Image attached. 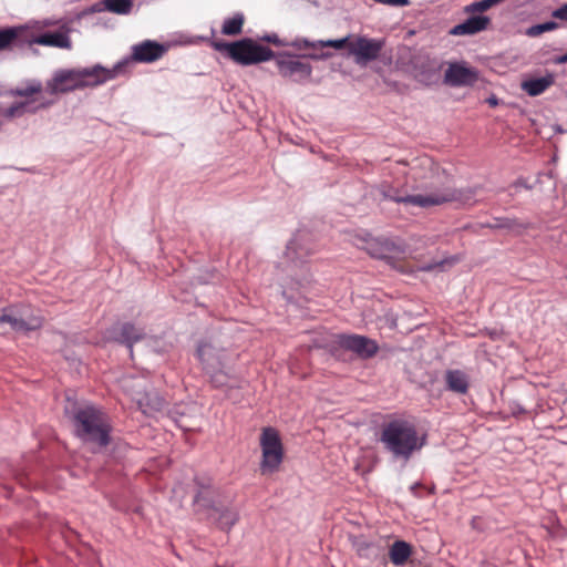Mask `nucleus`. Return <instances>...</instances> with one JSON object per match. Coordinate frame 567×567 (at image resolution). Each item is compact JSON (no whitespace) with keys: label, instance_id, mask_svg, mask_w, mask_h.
Here are the masks:
<instances>
[{"label":"nucleus","instance_id":"1","mask_svg":"<svg viewBox=\"0 0 567 567\" xmlns=\"http://www.w3.org/2000/svg\"><path fill=\"white\" fill-rule=\"evenodd\" d=\"M64 416L72 423L74 435L92 446L94 453L105 450L112 443L113 426L107 413L94 404H81L68 396Z\"/></svg>","mask_w":567,"mask_h":567},{"label":"nucleus","instance_id":"2","mask_svg":"<svg viewBox=\"0 0 567 567\" xmlns=\"http://www.w3.org/2000/svg\"><path fill=\"white\" fill-rule=\"evenodd\" d=\"M195 354L213 388L221 390L240 388L241 377L236 369L239 359L237 352L217 348L208 341H200Z\"/></svg>","mask_w":567,"mask_h":567},{"label":"nucleus","instance_id":"3","mask_svg":"<svg viewBox=\"0 0 567 567\" xmlns=\"http://www.w3.org/2000/svg\"><path fill=\"white\" fill-rule=\"evenodd\" d=\"M53 104L54 100L43 99V84L39 80H28L22 86L0 90V115L6 120L34 114Z\"/></svg>","mask_w":567,"mask_h":567},{"label":"nucleus","instance_id":"4","mask_svg":"<svg viewBox=\"0 0 567 567\" xmlns=\"http://www.w3.org/2000/svg\"><path fill=\"white\" fill-rule=\"evenodd\" d=\"M379 441L395 460L404 462H408L424 445L415 425L403 419L385 422L381 426Z\"/></svg>","mask_w":567,"mask_h":567},{"label":"nucleus","instance_id":"5","mask_svg":"<svg viewBox=\"0 0 567 567\" xmlns=\"http://www.w3.org/2000/svg\"><path fill=\"white\" fill-rule=\"evenodd\" d=\"M204 41L215 51L223 53L227 59L243 66L259 64L277 58V54L269 47L262 45L251 38L226 42L215 38V31L212 30V37L205 38ZM281 56V54H278V58Z\"/></svg>","mask_w":567,"mask_h":567},{"label":"nucleus","instance_id":"6","mask_svg":"<svg viewBox=\"0 0 567 567\" xmlns=\"http://www.w3.org/2000/svg\"><path fill=\"white\" fill-rule=\"evenodd\" d=\"M380 194L383 198L393 200L395 203H403L408 205L419 206L422 208H427L431 206L442 205L444 203L450 202H462L466 203L470 199V196L464 195V192L453 189L450 187H445L444 189L431 194H417V195H408L402 196L400 192L388 185L382 184L379 188Z\"/></svg>","mask_w":567,"mask_h":567},{"label":"nucleus","instance_id":"7","mask_svg":"<svg viewBox=\"0 0 567 567\" xmlns=\"http://www.w3.org/2000/svg\"><path fill=\"white\" fill-rule=\"evenodd\" d=\"M260 446L262 452L260 473L268 475L277 472L284 457L279 432L271 426L264 427L260 435Z\"/></svg>","mask_w":567,"mask_h":567},{"label":"nucleus","instance_id":"8","mask_svg":"<svg viewBox=\"0 0 567 567\" xmlns=\"http://www.w3.org/2000/svg\"><path fill=\"white\" fill-rule=\"evenodd\" d=\"M195 494L193 504L196 512H205L206 518L210 519L214 515L213 509H218V491L214 487L213 481L209 477H194Z\"/></svg>","mask_w":567,"mask_h":567},{"label":"nucleus","instance_id":"9","mask_svg":"<svg viewBox=\"0 0 567 567\" xmlns=\"http://www.w3.org/2000/svg\"><path fill=\"white\" fill-rule=\"evenodd\" d=\"M126 62H118L113 69H105L96 64L93 68L73 69L75 78L79 82V87L96 86L105 81L113 79L116 74L124 72Z\"/></svg>","mask_w":567,"mask_h":567},{"label":"nucleus","instance_id":"10","mask_svg":"<svg viewBox=\"0 0 567 567\" xmlns=\"http://www.w3.org/2000/svg\"><path fill=\"white\" fill-rule=\"evenodd\" d=\"M106 333L107 341L126 347L131 355H133L134 344L145 338L144 330L132 322H115L106 330Z\"/></svg>","mask_w":567,"mask_h":567},{"label":"nucleus","instance_id":"11","mask_svg":"<svg viewBox=\"0 0 567 567\" xmlns=\"http://www.w3.org/2000/svg\"><path fill=\"white\" fill-rule=\"evenodd\" d=\"M382 48V41L358 37L349 43V53L354 56L357 64L365 65L379 58Z\"/></svg>","mask_w":567,"mask_h":567},{"label":"nucleus","instance_id":"12","mask_svg":"<svg viewBox=\"0 0 567 567\" xmlns=\"http://www.w3.org/2000/svg\"><path fill=\"white\" fill-rule=\"evenodd\" d=\"M337 343L361 359H370L379 351V346L374 340L360 334H338Z\"/></svg>","mask_w":567,"mask_h":567},{"label":"nucleus","instance_id":"13","mask_svg":"<svg viewBox=\"0 0 567 567\" xmlns=\"http://www.w3.org/2000/svg\"><path fill=\"white\" fill-rule=\"evenodd\" d=\"M477 80V71L461 62L449 63L444 74V83L455 87L474 85Z\"/></svg>","mask_w":567,"mask_h":567},{"label":"nucleus","instance_id":"14","mask_svg":"<svg viewBox=\"0 0 567 567\" xmlns=\"http://www.w3.org/2000/svg\"><path fill=\"white\" fill-rule=\"evenodd\" d=\"M80 89L73 69H61L54 72L53 76L43 86L50 95L65 94Z\"/></svg>","mask_w":567,"mask_h":567},{"label":"nucleus","instance_id":"15","mask_svg":"<svg viewBox=\"0 0 567 567\" xmlns=\"http://www.w3.org/2000/svg\"><path fill=\"white\" fill-rule=\"evenodd\" d=\"M166 50L167 48L164 44H161L156 41L146 40L140 44L134 45L131 56L125 58L121 62H126V66L131 62L151 63L158 60L166 52Z\"/></svg>","mask_w":567,"mask_h":567},{"label":"nucleus","instance_id":"16","mask_svg":"<svg viewBox=\"0 0 567 567\" xmlns=\"http://www.w3.org/2000/svg\"><path fill=\"white\" fill-rule=\"evenodd\" d=\"M30 43H35L45 47H54V48H61V49H70L71 48V40L69 38V30L61 28L56 31H47L43 33H40L38 35H34Z\"/></svg>","mask_w":567,"mask_h":567},{"label":"nucleus","instance_id":"17","mask_svg":"<svg viewBox=\"0 0 567 567\" xmlns=\"http://www.w3.org/2000/svg\"><path fill=\"white\" fill-rule=\"evenodd\" d=\"M489 24L491 19L488 17L474 14L466 19L464 22L454 25L450 30V34L455 37L473 35L486 30Z\"/></svg>","mask_w":567,"mask_h":567},{"label":"nucleus","instance_id":"18","mask_svg":"<svg viewBox=\"0 0 567 567\" xmlns=\"http://www.w3.org/2000/svg\"><path fill=\"white\" fill-rule=\"evenodd\" d=\"M212 514L214 516L210 517L209 520H212L218 529L224 532H229L239 519V514L236 509L223 506L221 504H218V509H213Z\"/></svg>","mask_w":567,"mask_h":567},{"label":"nucleus","instance_id":"19","mask_svg":"<svg viewBox=\"0 0 567 567\" xmlns=\"http://www.w3.org/2000/svg\"><path fill=\"white\" fill-rule=\"evenodd\" d=\"M446 389L457 394H466L470 389V377L466 372L452 369L444 374Z\"/></svg>","mask_w":567,"mask_h":567},{"label":"nucleus","instance_id":"20","mask_svg":"<svg viewBox=\"0 0 567 567\" xmlns=\"http://www.w3.org/2000/svg\"><path fill=\"white\" fill-rule=\"evenodd\" d=\"M368 251L372 257L379 259H389L398 252H402L401 248L389 239H375L368 243Z\"/></svg>","mask_w":567,"mask_h":567},{"label":"nucleus","instance_id":"21","mask_svg":"<svg viewBox=\"0 0 567 567\" xmlns=\"http://www.w3.org/2000/svg\"><path fill=\"white\" fill-rule=\"evenodd\" d=\"M413 554V547L404 540H395L389 549V558L395 566H403Z\"/></svg>","mask_w":567,"mask_h":567},{"label":"nucleus","instance_id":"22","mask_svg":"<svg viewBox=\"0 0 567 567\" xmlns=\"http://www.w3.org/2000/svg\"><path fill=\"white\" fill-rule=\"evenodd\" d=\"M554 79L551 75L532 79L522 83V89L530 96H537L544 93L551 84Z\"/></svg>","mask_w":567,"mask_h":567},{"label":"nucleus","instance_id":"23","mask_svg":"<svg viewBox=\"0 0 567 567\" xmlns=\"http://www.w3.org/2000/svg\"><path fill=\"white\" fill-rule=\"evenodd\" d=\"M244 23V14L237 12L233 17L224 20L221 25V33L227 37H237L243 33Z\"/></svg>","mask_w":567,"mask_h":567},{"label":"nucleus","instance_id":"24","mask_svg":"<svg viewBox=\"0 0 567 567\" xmlns=\"http://www.w3.org/2000/svg\"><path fill=\"white\" fill-rule=\"evenodd\" d=\"M44 318L41 316H33L28 321L17 318V323L12 327L14 331H23L24 333L35 331L42 328Z\"/></svg>","mask_w":567,"mask_h":567},{"label":"nucleus","instance_id":"25","mask_svg":"<svg viewBox=\"0 0 567 567\" xmlns=\"http://www.w3.org/2000/svg\"><path fill=\"white\" fill-rule=\"evenodd\" d=\"M106 11L116 14H128L133 8V0H103Z\"/></svg>","mask_w":567,"mask_h":567},{"label":"nucleus","instance_id":"26","mask_svg":"<svg viewBox=\"0 0 567 567\" xmlns=\"http://www.w3.org/2000/svg\"><path fill=\"white\" fill-rule=\"evenodd\" d=\"M20 34L19 28H4L0 30V51L8 49Z\"/></svg>","mask_w":567,"mask_h":567},{"label":"nucleus","instance_id":"27","mask_svg":"<svg viewBox=\"0 0 567 567\" xmlns=\"http://www.w3.org/2000/svg\"><path fill=\"white\" fill-rule=\"evenodd\" d=\"M504 0H481L472 2L464 7L465 13H477V12H484L492 7L503 2Z\"/></svg>","mask_w":567,"mask_h":567},{"label":"nucleus","instance_id":"28","mask_svg":"<svg viewBox=\"0 0 567 567\" xmlns=\"http://www.w3.org/2000/svg\"><path fill=\"white\" fill-rule=\"evenodd\" d=\"M350 37H346V38H342V39H339V40H328V41H319L318 43H313L311 44V47L313 49H317V48H333V49H337V50H340V49H343V48H348L349 49V43H350Z\"/></svg>","mask_w":567,"mask_h":567},{"label":"nucleus","instance_id":"29","mask_svg":"<svg viewBox=\"0 0 567 567\" xmlns=\"http://www.w3.org/2000/svg\"><path fill=\"white\" fill-rule=\"evenodd\" d=\"M557 28H558V23L557 22H555V21H547V22H544V23H540V24L532 25L527 30V34L529 37H538V35H540L544 32L553 31V30H555Z\"/></svg>","mask_w":567,"mask_h":567},{"label":"nucleus","instance_id":"30","mask_svg":"<svg viewBox=\"0 0 567 567\" xmlns=\"http://www.w3.org/2000/svg\"><path fill=\"white\" fill-rule=\"evenodd\" d=\"M458 260H460L458 257L452 256V257L442 259V260H440L437 262L429 264V265L423 267V270H427V271L434 270V269L445 270L446 267L454 266L456 262H458Z\"/></svg>","mask_w":567,"mask_h":567},{"label":"nucleus","instance_id":"31","mask_svg":"<svg viewBox=\"0 0 567 567\" xmlns=\"http://www.w3.org/2000/svg\"><path fill=\"white\" fill-rule=\"evenodd\" d=\"M289 70L290 72L300 71L301 73L306 75H310L311 68L308 64L301 63L297 60H286V70Z\"/></svg>","mask_w":567,"mask_h":567},{"label":"nucleus","instance_id":"32","mask_svg":"<svg viewBox=\"0 0 567 567\" xmlns=\"http://www.w3.org/2000/svg\"><path fill=\"white\" fill-rule=\"evenodd\" d=\"M371 549H372V545L370 543L363 542L358 545L357 551H358L359 556L369 558Z\"/></svg>","mask_w":567,"mask_h":567},{"label":"nucleus","instance_id":"33","mask_svg":"<svg viewBox=\"0 0 567 567\" xmlns=\"http://www.w3.org/2000/svg\"><path fill=\"white\" fill-rule=\"evenodd\" d=\"M378 3H382L390 7H405L410 3L409 0H374Z\"/></svg>","mask_w":567,"mask_h":567},{"label":"nucleus","instance_id":"34","mask_svg":"<svg viewBox=\"0 0 567 567\" xmlns=\"http://www.w3.org/2000/svg\"><path fill=\"white\" fill-rule=\"evenodd\" d=\"M261 41H265L267 43H272L277 47L284 45V41L277 35V34H266L260 38Z\"/></svg>","mask_w":567,"mask_h":567},{"label":"nucleus","instance_id":"35","mask_svg":"<svg viewBox=\"0 0 567 567\" xmlns=\"http://www.w3.org/2000/svg\"><path fill=\"white\" fill-rule=\"evenodd\" d=\"M551 16L556 19L567 21V3L554 10Z\"/></svg>","mask_w":567,"mask_h":567},{"label":"nucleus","instance_id":"36","mask_svg":"<svg viewBox=\"0 0 567 567\" xmlns=\"http://www.w3.org/2000/svg\"><path fill=\"white\" fill-rule=\"evenodd\" d=\"M7 309H4L3 311H6ZM0 323H9L11 326V328L14 326V323H17V318L13 317V316H10L6 312H3L1 316H0Z\"/></svg>","mask_w":567,"mask_h":567},{"label":"nucleus","instance_id":"37","mask_svg":"<svg viewBox=\"0 0 567 567\" xmlns=\"http://www.w3.org/2000/svg\"><path fill=\"white\" fill-rule=\"evenodd\" d=\"M420 165L423 167H427L430 169H433V168L439 169V167L434 164V162L430 157L420 158Z\"/></svg>","mask_w":567,"mask_h":567},{"label":"nucleus","instance_id":"38","mask_svg":"<svg viewBox=\"0 0 567 567\" xmlns=\"http://www.w3.org/2000/svg\"><path fill=\"white\" fill-rule=\"evenodd\" d=\"M106 8H104V3H103V0L94 3L91 8H90V11L91 12H102V11H105Z\"/></svg>","mask_w":567,"mask_h":567},{"label":"nucleus","instance_id":"39","mask_svg":"<svg viewBox=\"0 0 567 567\" xmlns=\"http://www.w3.org/2000/svg\"><path fill=\"white\" fill-rule=\"evenodd\" d=\"M554 63L555 64H565V63H567V53L555 58Z\"/></svg>","mask_w":567,"mask_h":567},{"label":"nucleus","instance_id":"40","mask_svg":"<svg viewBox=\"0 0 567 567\" xmlns=\"http://www.w3.org/2000/svg\"><path fill=\"white\" fill-rule=\"evenodd\" d=\"M27 480H28V478H27V476H25V475H23V474H20V475H18V476H17V481H18V483H19L20 485L24 486V487H27V486H28V484H27Z\"/></svg>","mask_w":567,"mask_h":567},{"label":"nucleus","instance_id":"41","mask_svg":"<svg viewBox=\"0 0 567 567\" xmlns=\"http://www.w3.org/2000/svg\"><path fill=\"white\" fill-rule=\"evenodd\" d=\"M328 56H330L329 53L313 54V58H328Z\"/></svg>","mask_w":567,"mask_h":567},{"label":"nucleus","instance_id":"42","mask_svg":"<svg viewBox=\"0 0 567 567\" xmlns=\"http://www.w3.org/2000/svg\"><path fill=\"white\" fill-rule=\"evenodd\" d=\"M488 103H489L492 106H495V105L497 104V101H496V99L491 97V99H488Z\"/></svg>","mask_w":567,"mask_h":567},{"label":"nucleus","instance_id":"43","mask_svg":"<svg viewBox=\"0 0 567 567\" xmlns=\"http://www.w3.org/2000/svg\"><path fill=\"white\" fill-rule=\"evenodd\" d=\"M277 62H278L279 68L284 66V60L278 59Z\"/></svg>","mask_w":567,"mask_h":567},{"label":"nucleus","instance_id":"44","mask_svg":"<svg viewBox=\"0 0 567 567\" xmlns=\"http://www.w3.org/2000/svg\"><path fill=\"white\" fill-rule=\"evenodd\" d=\"M2 125V122L0 121V126Z\"/></svg>","mask_w":567,"mask_h":567}]
</instances>
